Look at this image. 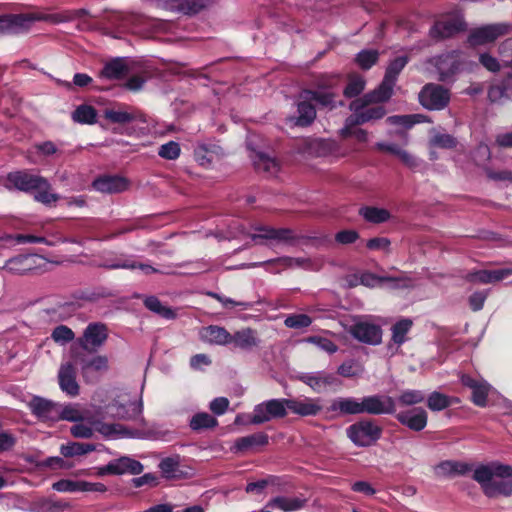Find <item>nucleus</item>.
Returning a JSON list of instances; mask_svg holds the SVG:
<instances>
[{
  "instance_id": "23",
  "label": "nucleus",
  "mask_w": 512,
  "mask_h": 512,
  "mask_svg": "<svg viewBox=\"0 0 512 512\" xmlns=\"http://www.w3.org/2000/svg\"><path fill=\"white\" fill-rule=\"evenodd\" d=\"M269 443V436L265 432H257L247 436L239 437L230 448L235 454H247L264 447Z\"/></svg>"
},
{
  "instance_id": "10",
  "label": "nucleus",
  "mask_w": 512,
  "mask_h": 512,
  "mask_svg": "<svg viewBox=\"0 0 512 512\" xmlns=\"http://www.w3.org/2000/svg\"><path fill=\"white\" fill-rule=\"evenodd\" d=\"M347 331L354 339L365 344L378 345L382 340L381 327L368 321H355Z\"/></svg>"
},
{
  "instance_id": "6",
  "label": "nucleus",
  "mask_w": 512,
  "mask_h": 512,
  "mask_svg": "<svg viewBox=\"0 0 512 512\" xmlns=\"http://www.w3.org/2000/svg\"><path fill=\"white\" fill-rule=\"evenodd\" d=\"M451 90L440 83H426L418 93L419 104L428 111H442L451 102Z\"/></svg>"
},
{
  "instance_id": "48",
  "label": "nucleus",
  "mask_w": 512,
  "mask_h": 512,
  "mask_svg": "<svg viewBox=\"0 0 512 512\" xmlns=\"http://www.w3.org/2000/svg\"><path fill=\"white\" fill-rule=\"evenodd\" d=\"M413 325L412 320L405 318L397 321L391 328L392 330V341L401 345L406 341V334L409 332Z\"/></svg>"
},
{
  "instance_id": "57",
  "label": "nucleus",
  "mask_w": 512,
  "mask_h": 512,
  "mask_svg": "<svg viewBox=\"0 0 512 512\" xmlns=\"http://www.w3.org/2000/svg\"><path fill=\"white\" fill-rule=\"evenodd\" d=\"M431 143L443 149H453L457 146L458 142L457 139L450 134H437L432 138Z\"/></svg>"
},
{
  "instance_id": "28",
  "label": "nucleus",
  "mask_w": 512,
  "mask_h": 512,
  "mask_svg": "<svg viewBox=\"0 0 512 512\" xmlns=\"http://www.w3.org/2000/svg\"><path fill=\"white\" fill-rule=\"evenodd\" d=\"M235 348L244 351H250L259 344V339L256 336V331L251 328H245L231 334V342Z\"/></svg>"
},
{
  "instance_id": "43",
  "label": "nucleus",
  "mask_w": 512,
  "mask_h": 512,
  "mask_svg": "<svg viewBox=\"0 0 512 512\" xmlns=\"http://www.w3.org/2000/svg\"><path fill=\"white\" fill-rule=\"evenodd\" d=\"M72 119L80 124H95L97 122V110L87 104L79 105L72 113Z\"/></svg>"
},
{
  "instance_id": "50",
  "label": "nucleus",
  "mask_w": 512,
  "mask_h": 512,
  "mask_svg": "<svg viewBox=\"0 0 512 512\" xmlns=\"http://www.w3.org/2000/svg\"><path fill=\"white\" fill-rule=\"evenodd\" d=\"M403 280H405L403 277L377 276L371 272H364L360 276V283L367 287H374L377 283L382 282H399Z\"/></svg>"
},
{
  "instance_id": "41",
  "label": "nucleus",
  "mask_w": 512,
  "mask_h": 512,
  "mask_svg": "<svg viewBox=\"0 0 512 512\" xmlns=\"http://www.w3.org/2000/svg\"><path fill=\"white\" fill-rule=\"evenodd\" d=\"M254 167L259 172L274 175L279 170L278 162L264 152L256 153L253 159Z\"/></svg>"
},
{
  "instance_id": "5",
  "label": "nucleus",
  "mask_w": 512,
  "mask_h": 512,
  "mask_svg": "<svg viewBox=\"0 0 512 512\" xmlns=\"http://www.w3.org/2000/svg\"><path fill=\"white\" fill-rule=\"evenodd\" d=\"M467 30V23L462 14L450 12L440 15L430 27L429 36L435 41L452 38Z\"/></svg>"
},
{
  "instance_id": "39",
  "label": "nucleus",
  "mask_w": 512,
  "mask_h": 512,
  "mask_svg": "<svg viewBox=\"0 0 512 512\" xmlns=\"http://www.w3.org/2000/svg\"><path fill=\"white\" fill-rule=\"evenodd\" d=\"M218 425L217 419L207 412H198L192 416L189 427L192 431L201 432L203 430L213 429Z\"/></svg>"
},
{
  "instance_id": "19",
  "label": "nucleus",
  "mask_w": 512,
  "mask_h": 512,
  "mask_svg": "<svg viewBox=\"0 0 512 512\" xmlns=\"http://www.w3.org/2000/svg\"><path fill=\"white\" fill-rule=\"evenodd\" d=\"M460 382L464 387L472 390L471 401L478 407H486L491 386L487 381L475 379L468 374H462Z\"/></svg>"
},
{
  "instance_id": "33",
  "label": "nucleus",
  "mask_w": 512,
  "mask_h": 512,
  "mask_svg": "<svg viewBox=\"0 0 512 512\" xmlns=\"http://www.w3.org/2000/svg\"><path fill=\"white\" fill-rule=\"evenodd\" d=\"M128 70L122 58H115L104 65L99 72V77L108 80H120L128 73Z\"/></svg>"
},
{
  "instance_id": "11",
  "label": "nucleus",
  "mask_w": 512,
  "mask_h": 512,
  "mask_svg": "<svg viewBox=\"0 0 512 512\" xmlns=\"http://www.w3.org/2000/svg\"><path fill=\"white\" fill-rule=\"evenodd\" d=\"M317 111L315 106L309 99H305L298 95L296 102V113L286 118V122L292 127L307 128L316 120Z\"/></svg>"
},
{
  "instance_id": "29",
  "label": "nucleus",
  "mask_w": 512,
  "mask_h": 512,
  "mask_svg": "<svg viewBox=\"0 0 512 512\" xmlns=\"http://www.w3.org/2000/svg\"><path fill=\"white\" fill-rule=\"evenodd\" d=\"M37 258L39 257L34 254L18 255L9 259L6 267L9 271L16 274H27L36 268Z\"/></svg>"
},
{
  "instance_id": "38",
  "label": "nucleus",
  "mask_w": 512,
  "mask_h": 512,
  "mask_svg": "<svg viewBox=\"0 0 512 512\" xmlns=\"http://www.w3.org/2000/svg\"><path fill=\"white\" fill-rule=\"evenodd\" d=\"M162 476L166 479H182L185 477L183 471L180 470L178 457H166L159 463Z\"/></svg>"
},
{
  "instance_id": "7",
  "label": "nucleus",
  "mask_w": 512,
  "mask_h": 512,
  "mask_svg": "<svg viewBox=\"0 0 512 512\" xmlns=\"http://www.w3.org/2000/svg\"><path fill=\"white\" fill-rule=\"evenodd\" d=\"M428 63L435 67L440 83H453L463 64L461 54L456 50L432 57Z\"/></svg>"
},
{
  "instance_id": "24",
  "label": "nucleus",
  "mask_w": 512,
  "mask_h": 512,
  "mask_svg": "<svg viewBox=\"0 0 512 512\" xmlns=\"http://www.w3.org/2000/svg\"><path fill=\"white\" fill-rule=\"evenodd\" d=\"M108 413L118 420H134L142 412V404L136 401H127L121 403L117 400L111 402L108 406Z\"/></svg>"
},
{
  "instance_id": "13",
  "label": "nucleus",
  "mask_w": 512,
  "mask_h": 512,
  "mask_svg": "<svg viewBox=\"0 0 512 512\" xmlns=\"http://www.w3.org/2000/svg\"><path fill=\"white\" fill-rule=\"evenodd\" d=\"M509 29L510 26L504 23L485 25L474 29L468 37V42L472 46L491 43L497 38L508 34Z\"/></svg>"
},
{
  "instance_id": "46",
  "label": "nucleus",
  "mask_w": 512,
  "mask_h": 512,
  "mask_svg": "<svg viewBox=\"0 0 512 512\" xmlns=\"http://www.w3.org/2000/svg\"><path fill=\"white\" fill-rule=\"evenodd\" d=\"M409 57L406 55L398 56L391 60L385 70L384 79L396 84L397 78L404 67L407 65Z\"/></svg>"
},
{
  "instance_id": "17",
  "label": "nucleus",
  "mask_w": 512,
  "mask_h": 512,
  "mask_svg": "<svg viewBox=\"0 0 512 512\" xmlns=\"http://www.w3.org/2000/svg\"><path fill=\"white\" fill-rule=\"evenodd\" d=\"M512 275V267L496 270H472L467 272L463 279L470 284H491L497 283Z\"/></svg>"
},
{
  "instance_id": "12",
  "label": "nucleus",
  "mask_w": 512,
  "mask_h": 512,
  "mask_svg": "<svg viewBox=\"0 0 512 512\" xmlns=\"http://www.w3.org/2000/svg\"><path fill=\"white\" fill-rule=\"evenodd\" d=\"M144 467L138 460L132 459L127 456H122L118 459L110 461L107 465L100 467L97 474L104 475H122L129 473L131 475H138L142 473Z\"/></svg>"
},
{
  "instance_id": "40",
  "label": "nucleus",
  "mask_w": 512,
  "mask_h": 512,
  "mask_svg": "<svg viewBox=\"0 0 512 512\" xmlns=\"http://www.w3.org/2000/svg\"><path fill=\"white\" fill-rule=\"evenodd\" d=\"M143 303L148 310L162 318L172 320L177 316L175 310H173L171 307L163 305L156 296L146 297Z\"/></svg>"
},
{
  "instance_id": "20",
  "label": "nucleus",
  "mask_w": 512,
  "mask_h": 512,
  "mask_svg": "<svg viewBox=\"0 0 512 512\" xmlns=\"http://www.w3.org/2000/svg\"><path fill=\"white\" fill-rule=\"evenodd\" d=\"M320 398H287V410L300 417L317 416L323 407Z\"/></svg>"
},
{
  "instance_id": "18",
  "label": "nucleus",
  "mask_w": 512,
  "mask_h": 512,
  "mask_svg": "<svg viewBox=\"0 0 512 512\" xmlns=\"http://www.w3.org/2000/svg\"><path fill=\"white\" fill-rule=\"evenodd\" d=\"M296 378L316 392H320L323 388L329 386L342 385L341 380L334 373H327L325 371L301 373Z\"/></svg>"
},
{
  "instance_id": "59",
  "label": "nucleus",
  "mask_w": 512,
  "mask_h": 512,
  "mask_svg": "<svg viewBox=\"0 0 512 512\" xmlns=\"http://www.w3.org/2000/svg\"><path fill=\"white\" fill-rule=\"evenodd\" d=\"M489 290L475 291L468 298V303L473 311H479L483 308L488 297Z\"/></svg>"
},
{
  "instance_id": "31",
  "label": "nucleus",
  "mask_w": 512,
  "mask_h": 512,
  "mask_svg": "<svg viewBox=\"0 0 512 512\" xmlns=\"http://www.w3.org/2000/svg\"><path fill=\"white\" fill-rule=\"evenodd\" d=\"M73 357L76 363L80 364L83 373L90 370L106 371L108 369V358L104 355H97L91 359H87L82 353L73 352Z\"/></svg>"
},
{
  "instance_id": "1",
  "label": "nucleus",
  "mask_w": 512,
  "mask_h": 512,
  "mask_svg": "<svg viewBox=\"0 0 512 512\" xmlns=\"http://www.w3.org/2000/svg\"><path fill=\"white\" fill-rule=\"evenodd\" d=\"M328 411L336 412L338 416L394 414L395 399L385 394H374L360 399L340 397L331 402Z\"/></svg>"
},
{
  "instance_id": "16",
  "label": "nucleus",
  "mask_w": 512,
  "mask_h": 512,
  "mask_svg": "<svg viewBox=\"0 0 512 512\" xmlns=\"http://www.w3.org/2000/svg\"><path fill=\"white\" fill-rule=\"evenodd\" d=\"M395 419L403 426L414 432L422 431L428 422L427 411L421 407L396 412L393 414Z\"/></svg>"
},
{
  "instance_id": "58",
  "label": "nucleus",
  "mask_w": 512,
  "mask_h": 512,
  "mask_svg": "<svg viewBox=\"0 0 512 512\" xmlns=\"http://www.w3.org/2000/svg\"><path fill=\"white\" fill-rule=\"evenodd\" d=\"M307 342L317 345L322 350L333 354L338 350L337 345L330 339L321 336H310Z\"/></svg>"
},
{
  "instance_id": "47",
  "label": "nucleus",
  "mask_w": 512,
  "mask_h": 512,
  "mask_svg": "<svg viewBox=\"0 0 512 512\" xmlns=\"http://www.w3.org/2000/svg\"><path fill=\"white\" fill-rule=\"evenodd\" d=\"M454 401L458 402V399L454 398V397H450L443 393L434 391L429 395V397L427 399V406L432 411H441V410H444V409L448 408L449 406H451V404Z\"/></svg>"
},
{
  "instance_id": "37",
  "label": "nucleus",
  "mask_w": 512,
  "mask_h": 512,
  "mask_svg": "<svg viewBox=\"0 0 512 512\" xmlns=\"http://www.w3.org/2000/svg\"><path fill=\"white\" fill-rule=\"evenodd\" d=\"M359 215L362 216L367 222L373 224H381L387 222L391 214L385 208H378L374 206H363L359 209Z\"/></svg>"
},
{
  "instance_id": "56",
  "label": "nucleus",
  "mask_w": 512,
  "mask_h": 512,
  "mask_svg": "<svg viewBox=\"0 0 512 512\" xmlns=\"http://www.w3.org/2000/svg\"><path fill=\"white\" fill-rule=\"evenodd\" d=\"M285 267H300L304 269H313V262L309 258H293V257H281L277 260Z\"/></svg>"
},
{
  "instance_id": "35",
  "label": "nucleus",
  "mask_w": 512,
  "mask_h": 512,
  "mask_svg": "<svg viewBox=\"0 0 512 512\" xmlns=\"http://www.w3.org/2000/svg\"><path fill=\"white\" fill-rule=\"evenodd\" d=\"M24 21H26V19L18 14L0 15V36L23 32Z\"/></svg>"
},
{
  "instance_id": "44",
  "label": "nucleus",
  "mask_w": 512,
  "mask_h": 512,
  "mask_svg": "<svg viewBox=\"0 0 512 512\" xmlns=\"http://www.w3.org/2000/svg\"><path fill=\"white\" fill-rule=\"evenodd\" d=\"M380 53L376 49H363L354 58V63L362 70H369L379 61Z\"/></svg>"
},
{
  "instance_id": "27",
  "label": "nucleus",
  "mask_w": 512,
  "mask_h": 512,
  "mask_svg": "<svg viewBox=\"0 0 512 512\" xmlns=\"http://www.w3.org/2000/svg\"><path fill=\"white\" fill-rule=\"evenodd\" d=\"M200 339L213 345H228L231 342V334L218 325H209L200 330Z\"/></svg>"
},
{
  "instance_id": "45",
  "label": "nucleus",
  "mask_w": 512,
  "mask_h": 512,
  "mask_svg": "<svg viewBox=\"0 0 512 512\" xmlns=\"http://www.w3.org/2000/svg\"><path fill=\"white\" fill-rule=\"evenodd\" d=\"M95 449L96 446L92 443L70 442L68 444L62 445L60 452L64 457L69 458L87 454L94 451Z\"/></svg>"
},
{
  "instance_id": "61",
  "label": "nucleus",
  "mask_w": 512,
  "mask_h": 512,
  "mask_svg": "<svg viewBox=\"0 0 512 512\" xmlns=\"http://www.w3.org/2000/svg\"><path fill=\"white\" fill-rule=\"evenodd\" d=\"M360 235L356 230H341L335 234V241L339 244H352L359 239Z\"/></svg>"
},
{
  "instance_id": "64",
  "label": "nucleus",
  "mask_w": 512,
  "mask_h": 512,
  "mask_svg": "<svg viewBox=\"0 0 512 512\" xmlns=\"http://www.w3.org/2000/svg\"><path fill=\"white\" fill-rule=\"evenodd\" d=\"M132 484L135 488L147 485L149 487H156L159 484L158 477L153 473H146L143 476L132 479Z\"/></svg>"
},
{
  "instance_id": "21",
  "label": "nucleus",
  "mask_w": 512,
  "mask_h": 512,
  "mask_svg": "<svg viewBox=\"0 0 512 512\" xmlns=\"http://www.w3.org/2000/svg\"><path fill=\"white\" fill-rule=\"evenodd\" d=\"M349 109L353 112L349 116V122L352 125H363L370 121H376L382 119L387 111L384 106H367L356 109L354 106V100L349 104Z\"/></svg>"
},
{
  "instance_id": "14",
  "label": "nucleus",
  "mask_w": 512,
  "mask_h": 512,
  "mask_svg": "<svg viewBox=\"0 0 512 512\" xmlns=\"http://www.w3.org/2000/svg\"><path fill=\"white\" fill-rule=\"evenodd\" d=\"M394 86V83L383 78L381 83L374 90L364 94L359 98L354 99V106L356 109H358L373 104H382L388 102L393 96Z\"/></svg>"
},
{
  "instance_id": "15",
  "label": "nucleus",
  "mask_w": 512,
  "mask_h": 512,
  "mask_svg": "<svg viewBox=\"0 0 512 512\" xmlns=\"http://www.w3.org/2000/svg\"><path fill=\"white\" fill-rule=\"evenodd\" d=\"M119 107H126V110H115L107 108L103 112V117L112 124L125 125L129 123L139 122L146 123V115L139 109L123 104H118Z\"/></svg>"
},
{
  "instance_id": "22",
  "label": "nucleus",
  "mask_w": 512,
  "mask_h": 512,
  "mask_svg": "<svg viewBox=\"0 0 512 512\" xmlns=\"http://www.w3.org/2000/svg\"><path fill=\"white\" fill-rule=\"evenodd\" d=\"M92 187L101 193H121L128 189L129 181L120 175H101L93 180Z\"/></svg>"
},
{
  "instance_id": "49",
  "label": "nucleus",
  "mask_w": 512,
  "mask_h": 512,
  "mask_svg": "<svg viewBox=\"0 0 512 512\" xmlns=\"http://www.w3.org/2000/svg\"><path fill=\"white\" fill-rule=\"evenodd\" d=\"M365 89V80L361 76L350 77L343 90V95L348 98H359L358 96Z\"/></svg>"
},
{
  "instance_id": "32",
  "label": "nucleus",
  "mask_w": 512,
  "mask_h": 512,
  "mask_svg": "<svg viewBox=\"0 0 512 512\" xmlns=\"http://www.w3.org/2000/svg\"><path fill=\"white\" fill-rule=\"evenodd\" d=\"M489 98L492 101H497L503 97L512 96V67L509 71L502 74V79L499 83L492 85L488 92Z\"/></svg>"
},
{
  "instance_id": "52",
  "label": "nucleus",
  "mask_w": 512,
  "mask_h": 512,
  "mask_svg": "<svg viewBox=\"0 0 512 512\" xmlns=\"http://www.w3.org/2000/svg\"><path fill=\"white\" fill-rule=\"evenodd\" d=\"M181 152L180 145L178 142L169 141L160 146L158 155L166 160H175L179 157Z\"/></svg>"
},
{
  "instance_id": "2",
  "label": "nucleus",
  "mask_w": 512,
  "mask_h": 512,
  "mask_svg": "<svg viewBox=\"0 0 512 512\" xmlns=\"http://www.w3.org/2000/svg\"><path fill=\"white\" fill-rule=\"evenodd\" d=\"M473 480L478 482L488 498L510 496L512 493V466L490 463L479 465L473 473Z\"/></svg>"
},
{
  "instance_id": "42",
  "label": "nucleus",
  "mask_w": 512,
  "mask_h": 512,
  "mask_svg": "<svg viewBox=\"0 0 512 512\" xmlns=\"http://www.w3.org/2000/svg\"><path fill=\"white\" fill-rule=\"evenodd\" d=\"M438 469L446 476L465 475L472 471L473 465L465 462L446 460L438 465Z\"/></svg>"
},
{
  "instance_id": "36",
  "label": "nucleus",
  "mask_w": 512,
  "mask_h": 512,
  "mask_svg": "<svg viewBox=\"0 0 512 512\" xmlns=\"http://www.w3.org/2000/svg\"><path fill=\"white\" fill-rule=\"evenodd\" d=\"M335 93L332 91H321L317 89H303L300 97L309 99L310 102L315 101L322 107L334 108Z\"/></svg>"
},
{
  "instance_id": "8",
  "label": "nucleus",
  "mask_w": 512,
  "mask_h": 512,
  "mask_svg": "<svg viewBox=\"0 0 512 512\" xmlns=\"http://www.w3.org/2000/svg\"><path fill=\"white\" fill-rule=\"evenodd\" d=\"M287 398L271 399L254 407L249 423L260 425L272 419L284 418L287 415Z\"/></svg>"
},
{
  "instance_id": "63",
  "label": "nucleus",
  "mask_w": 512,
  "mask_h": 512,
  "mask_svg": "<svg viewBox=\"0 0 512 512\" xmlns=\"http://www.w3.org/2000/svg\"><path fill=\"white\" fill-rule=\"evenodd\" d=\"M391 241L386 237H374L366 242V247L369 250H382L389 252Z\"/></svg>"
},
{
  "instance_id": "30",
  "label": "nucleus",
  "mask_w": 512,
  "mask_h": 512,
  "mask_svg": "<svg viewBox=\"0 0 512 512\" xmlns=\"http://www.w3.org/2000/svg\"><path fill=\"white\" fill-rule=\"evenodd\" d=\"M258 234L252 235V240L256 243H262V240H276L279 242H288L293 239L292 230L288 228H270L260 227L257 229Z\"/></svg>"
},
{
  "instance_id": "26",
  "label": "nucleus",
  "mask_w": 512,
  "mask_h": 512,
  "mask_svg": "<svg viewBox=\"0 0 512 512\" xmlns=\"http://www.w3.org/2000/svg\"><path fill=\"white\" fill-rule=\"evenodd\" d=\"M33 415L41 420H57L58 408L55 403L39 396H34L29 402Z\"/></svg>"
},
{
  "instance_id": "53",
  "label": "nucleus",
  "mask_w": 512,
  "mask_h": 512,
  "mask_svg": "<svg viewBox=\"0 0 512 512\" xmlns=\"http://www.w3.org/2000/svg\"><path fill=\"white\" fill-rule=\"evenodd\" d=\"M361 370L362 369H361L360 365H358V363L355 360L350 359V360L343 362L338 367L337 374H339L340 376L345 377V378H352V377L358 376L360 374Z\"/></svg>"
},
{
  "instance_id": "9",
  "label": "nucleus",
  "mask_w": 512,
  "mask_h": 512,
  "mask_svg": "<svg viewBox=\"0 0 512 512\" xmlns=\"http://www.w3.org/2000/svg\"><path fill=\"white\" fill-rule=\"evenodd\" d=\"M108 329L103 323L96 322L90 323L83 332V335L78 338L77 342L80 347L88 352H96L107 340Z\"/></svg>"
},
{
  "instance_id": "54",
  "label": "nucleus",
  "mask_w": 512,
  "mask_h": 512,
  "mask_svg": "<svg viewBox=\"0 0 512 512\" xmlns=\"http://www.w3.org/2000/svg\"><path fill=\"white\" fill-rule=\"evenodd\" d=\"M75 337L74 332L65 325H59L52 331L51 338L57 343H68Z\"/></svg>"
},
{
  "instance_id": "34",
  "label": "nucleus",
  "mask_w": 512,
  "mask_h": 512,
  "mask_svg": "<svg viewBox=\"0 0 512 512\" xmlns=\"http://www.w3.org/2000/svg\"><path fill=\"white\" fill-rule=\"evenodd\" d=\"M307 503V499L294 497L288 498L284 496H277L272 498L266 507L278 508L284 512H291L302 509Z\"/></svg>"
},
{
  "instance_id": "3",
  "label": "nucleus",
  "mask_w": 512,
  "mask_h": 512,
  "mask_svg": "<svg viewBox=\"0 0 512 512\" xmlns=\"http://www.w3.org/2000/svg\"><path fill=\"white\" fill-rule=\"evenodd\" d=\"M7 181L19 191L34 193V199L44 205H50L60 199L58 194L51 192V184L45 177L32 174L28 170L8 173Z\"/></svg>"
},
{
  "instance_id": "62",
  "label": "nucleus",
  "mask_w": 512,
  "mask_h": 512,
  "mask_svg": "<svg viewBox=\"0 0 512 512\" xmlns=\"http://www.w3.org/2000/svg\"><path fill=\"white\" fill-rule=\"evenodd\" d=\"M337 81L338 77L335 75H322L315 80V86L317 90L331 91Z\"/></svg>"
},
{
  "instance_id": "60",
  "label": "nucleus",
  "mask_w": 512,
  "mask_h": 512,
  "mask_svg": "<svg viewBox=\"0 0 512 512\" xmlns=\"http://www.w3.org/2000/svg\"><path fill=\"white\" fill-rule=\"evenodd\" d=\"M81 481H74L69 479H61L53 483L52 488L59 492H76L81 491Z\"/></svg>"
},
{
  "instance_id": "51",
  "label": "nucleus",
  "mask_w": 512,
  "mask_h": 512,
  "mask_svg": "<svg viewBox=\"0 0 512 512\" xmlns=\"http://www.w3.org/2000/svg\"><path fill=\"white\" fill-rule=\"evenodd\" d=\"M424 399V393L420 390H405L399 395L397 400L402 406H412L422 403Z\"/></svg>"
},
{
  "instance_id": "55",
  "label": "nucleus",
  "mask_w": 512,
  "mask_h": 512,
  "mask_svg": "<svg viewBox=\"0 0 512 512\" xmlns=\"http://www.w3.org/2000/svg\"><path fill=\"white\" fill-rule=\"evenodd\" d=\"M284 323L289 328L300 329L310 326L312 319L307 314H295L288 316Z\"/></svg>"
},
{
  "instance_id": "4",
  "label": "nucleus",
  "mask_w": 512,
  "mask_h": 512,
  "mask_svg": "<svg viewBox=\"0 0 512 512\" xmlns=\"http://www.w3.org/2000/svg\"><path fill=\"white\" fill-rule=\"evenodd\" d=\"M347 437L358 447H370L382 437L383 428L372 418H363L346 429Z\"/></svg>"
},
{
  "instance_id": "25",
  "label": "nucleus",
  "mask_w": 512,
  "mask_h": 512,
  "mask_svg": "<svg viewBox=\"0 0 512 512\" xmlns=\"http://www.w3.org/2000/svg\"><path fill=\"white\" fill-rule=\"evenodd\" d=\"M59 386L63 392L69 396H77L79 394V385L76 381V370L72 363L61 365L58 372Z\"/></svg>"
}]
</instances>
